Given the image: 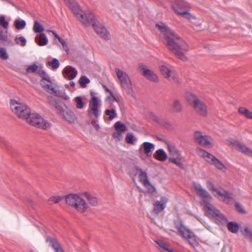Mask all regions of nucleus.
<instances>
[{"instance_id": "f257e3e1", "label": "nucleus", "mask_w": 252, "mask_h": 252, "mask_svg": "<svg viewBox=\"0 0 252 252\" xmlns=\"http://www.w3.org/2000/svg\"><path fill=\"white\" fill-rule=\"evenodd\" d=\"M156 27L163 35L167 49L181 60L187 61V58L183 53L184 51L188 50L185 41L162 22L156 24Z\"/></svg>"}, {"instance_id": "f03ea898", "label": "nucleus", "mask_w": 252, "mask_h": 252, "mask_svg": "<svg viewBox=\"0 0 252 252\" xmlns=\"http://www.w3.org/2000/svg\"><path fill=\"white\" fill-rule=\"evenodd\" d=\"M82 19L81 20V22L83 25L88 27L91 25L96 33L98 34L101 37L105 40L110 39V34L104 26L97 22L95 16L93 13L90 14L86 19L84 20L82 16Z\"/></svg>"}, {"instance_id": "7ed1b4c3", "label": "nucleus", "mask_w": 252, "mask_h": 252, "mask_svg": "<svg viewBox=\"0 0 252 252\" xmlns=\"http://www.w3.org/2000/svg\"><path fill=\"white\" fill-rule=\"evenodd\" d=\"M187 100L199 115L206 117L208 115V108L206 103L190 93L186 94Z\"/></svg>"}, {"instance_id": "20e7f679", "label": "nucleus", "mask_w": 252, "mask_h": 252, "mask_svg": "<svg viewBox=\"0 0 252 252\" xmlns=\"http://www.w3.org/2000/svg\"><path fill=\"white\" fill-rule=\"evenodd\" d=\"M10 106L12 112L20 119H25L31 112L30 108L26 104L18 102L15 100H10Z\"/></svg>"}, {"instance_id": "39448f33", "label": "nucleus", "mask_w": 252, "mask_h": 252, "mask_svg": "<svg viewBox=\"0 0 252 252\" xmlns=\"http://www.w3.org/2000/svg\"><path fill=\"white\" fill-rule=\"evenodd\" d=\"M66 203L75 207L78 211L84 212L86 211L88 205L84 200L76 194H70L65 197Z\"/></svg>"}, {"instance_id": "423d86ee", "label": "nucleus", "mask_w": 252, "mask_h": 252, "mask_svg": "<svg viewBox=\"0 0 252 252\" xmlns=\"http://www.w3.org/2000/svg\"><path fill=\"white\" fill-rule=\"evenodd\" d=\"M174 224L175 228L181 233L182 236L186 239L191 246L195 247L197 245V243L195 240L193 232L187 229L181 221H175Z\"/></svg>"}, {"instance_id": "0eeeda50", "label": "nucleus", "mask_w": 252, "mask_h": 252, "mask_svg": "<svg viewBox=\"0 0 252 252\" xmlns=\"http://www.w3.org/2000/svg\"><path fill=\"white\" fill-rule=\"evenodd\" d=\"M25 120L26 122L31 125L38 128L45 129L50 127V124L44 120L39 114L37 113H30L27 116Z\"/></svg>"}, {"instance_id": "6e6552de", "label": "nucleus", "mask_w": 252, "mask_h": 252, "mask_svg": "<svg viewBox=\"0 0 252 252\" xmlns=\"http://www.w3.org/2000/svg\"><path fill=\"white\" fill-rule=\"evenodd\" d=\"M64 1L80 22L82 19V16L83 19L85 20L88 17V15L92 13L90 11L82 12L80 7L75 0H64Z\"/></svg>"}, {"instance_id": "1a4fd4ad", "label": "nucleus", "mask_w": 252, "mask_h": 252, "mask_svg": "<svg viewBox=\"0 0 252 252\" xmlns=\"http://www.w3.org/2000/svg\"><path fill=\"white\" fill-rule=\"evenodd\" d=\"M207 187L208 189L212 192H216L217 194L220 196L223 197L222 201L229 204H231L234 201L232 197V194L226 190H223V192L220 191L219 189L215 188L214 184L211 181H208L207 183Z\"/></svg>"}, {"instance_id": "9d476101", "label": "nucleus", "mask_w": 252, "mask_h": 252, "mask_svg": "<svg viewBox=\"0 0 252 252\" xmlns=\"http://www.w3.org/2000/svg\"><path fill=\"white\" fill-rule=\"evenodd\" d=\"M194 190L196 191L197 195L199 196L204 202V207L208 208L212 205L210 201L212 199V197L210 194L204 189L202 188L199 184H194L193 185Z\"/></svg>"}, {"instance_id": "9b49d317", "label": "nucleus", "mask_w": 252, "mask_h": 252, "mask_svg": "<svg viewBox=\"0 0 252 252\" xmlns=\"http://www.w3.org/2000/svg\"><path fill=\"white\" fill-rule=\"evenodd\" d=\"M94 93L91 92L92 98L89 102V109L88 110V115L90 117L94 116L95 119L99 117V104L97 97L93 95Z\"/></svg>"}, {"instance_id": "f8f14e48", "label": "nucleus", "mask_w": 252, "mask_h": 252, "mask_svg": "<svg viewBox=\"0 0 252 252\" xmlns=\"http://www.w3.org/2000/svg\"><path fill=\"white\" fill-rule=\"evenodd\" d=\"M207 209H208L207 213L215 220L222 224H225L227 223V219L219 210L215 208L212 205L208 207Z\"/></svg>"}, {"instance_id": "ddd939ff", "label": "nucleus", "mask_w": 252, "mask_h": 252, "mask_svg": "<svg viewBox=\"0 0 252 252\" xmlns=\"http://www.w3.org/2000/svg\"><path fill=\"white\" fill-rule=\"evenodd\" d=\"M138 69L139 70L142 71L143 75L147 79L154 82H158V78L156 74L151 70L147 68L146 66L144 64L140 63L138 65Z\"/></svg>"}, {"instance_id": "4468645a", "label": "nucleus", "mask_w": 252, "mask_h": 252, "mask_svg": "<svg viewBox=\"0 0 252 252\" xmlns=\"http://www.w3.org/2000/svg\"><path fill=\"white\" fill-rule=\"evenodd\" d=\"M182 2H179L172 6L173 10L178 15L187 19H189L191 15L187 12L183 6Z\"/></svg>"}, {"instance_id": "2eb2a0df", "label": "nucleus", "mask_w": 252, "mask_h": 252, "mask_svg": "<svg viewBox=\"0 0 252 252\" xmlns=\"http://www.w3.org/2000/svg\"><path fill=\"white\" fill-rule=\"evenodd\" d=\"M205 140V144H211V141H213V139L208 135H203L202 132L196 131L194 133V140L197 144L201 143V141Z\"/></svg>"}, {"instance_id": "dca6fc26", "label": "nucleus", "mask_w": 252, "mask_h": 252, "mask_svg": "<svg viewBox=\"0 0 252 252\" xmlns=\"http://www.w3.org/2000/svg\"><path fill=\"white\" fill-rule=\"evenodd\" d=\"M77 70L71 66H66L63 70V76L69 80H73L77 75Z\"/></svg>"}, {"instance_id": "f3484780", "label": "nucleus", "mask_w": 252, "mask_h": 252, "mask_svg": "<svg viewBox=\"0 0 252 252\" xmlns=\"http://www.w3.org/2000/svg\"><path fill=\"white\" fill-rule=\"evenodd\" d=\"M167 201L168 199L166 197H162L160 201H156L154 204L153 212L157 215L161 212L165 208Z\"/></svg>"}, {"instance_id": "a211bd4d", "label": "nucleus", "mask_w": 252, "mask_h": 252, "mask_svg": "<svg viewBox=\"0 0 252 252\" xmlns=\"http://www.w3.org/2000/svg\"><path fill=\"white\" fill-rule=\"evenodd\" d=\"M136 171L139 172L138 175L139 181L141 182L145 187L150 186L153 187L152 185L150 183L148 179L147 174L146 171H143L138 166H135V167Z\"/></svg>"}, {"instance_id": "6ab92c4d", "label": "nucleus", "mask_w": 252, "mask_h": 252, "mask_svg": "<svg viewBox=\"0 0 252 252\" xmlns=\"http://www.w3.org/2000/svg\"><path fill=\"white\" fill-rule=\"evenodd\" d=\"M154 149L155 146L153 143L145 142L139 148V151H143L147 157H149L151 156Z\"/></svg>"}, {"instance_id": "aec40b11", "label": "nucleus", "mask_w": 252, "mask_h": 252, "mask_svg": "<svg viewBox=\"0 0 252 252\" xmlns=\"http://www.w3.org/2000/svg\"><path fill=\"white\" fill-rule=\"evenodd\" d=\"M46 242L49 243V246L55 250V252H64L60 242L56 238L48 236L46 238Z\"/></svg>"}, {"instance_id": "412c9836", "label": "nucleus", "mask_w": 252, "mask_h": 252, "mask_svg": "<svg viewBox=\"0 0 252 252\" xmlns=\"http://www.w3.org/2000/svg\"><path fill=\"white\" fill-rule=\"evenodd\" d=\"M65 108V111L63 115L65 119L70 123H74L76 119V117L74 112L69 109L66 105H64Z\"/></svg>"}, {"instance_id": "4be33fe9", "label": "nucleus", "mask_w": 252, "mask_h": 252, "mask_svg": "<svg viewBox=\"0 0 252 252\" xmlns=\"http://www.w3.org/2000/svg\"><path fill=\"white\" fill-rule=\"evenodd\" d=\"M46 80L45 79H42L40 81V84L42 87L47 92L50 94H53L54 95L58 96V92L55 88L52 87L50 84L46 83Z\"/></svg>"}, {"instance_id": "5701e85b", "label": "nucleus", "mask_w": 252, "mask_h": 252, "mask_svg": "<svg viewBox=\"0 0 252 252\" xmlns=\"http://www.w3.org/2000/svg\"><path fill=\"white\" fill-rule=\"evenodd\" d=\"M52 105L58 113L61 115L63 114V112L65 111L63 106L65 104L63 102L59 100L54 99L52 102Z\"/></svg>"}, {"instance_id": "b1692460", "label": "nucleus", "mask_w": 252, "mask_h": 252, "mask_svg": "<svg viewBox=\"0 0 252 252\" xmlns=\"http://www.w3.org/2000/svg\"><path fill=\"white\" fill-rule=\"evenodd\" d=\"M198 150L199 152V154L204 158H205V160L208 162L209 163L212 164L213 161H214L215 159L216 158L213 155L209 153L208 152H206V151L198 148Z\"/></svg>"}, {"instance_id": "393cba45", "label": "nucleus", "mask_w": 252, "mask_h": 252, "mask_svg": "<svg viewBox=\"0 0 252 252\" xmlns=\"http://www.w3.org/2000/svg\"><path fill=\"white\" fill-rule=\"evenodd\" d=\"M35 42L40 46L47 44L48 40L45 33H40L35 38Z\"/></svg>"}, {"instance_id": "a878e982", "label": "nucleus", "mask_w": 252, "mask_h": 252, "mask_svg": "<svg viewBox=\"0 0 252 252\" xmlns=\"http://www.w3.org/2000/svg\"><path fill=\"white\" fill-rule=\"evenodd\" d=\"M7 30H3L0 27V42L6 43L7 45L12 46V41L9 40L7 34Z\"/></svg>"}, {"instance_id": "bb28decb", "label": "nucleus", "mask_w": 252, "mask_h": 252, "mask_svg": "<svg viewBox=\"0 0 252 252\" xmlns=\"http://www.w3.org/2000/svg\"><path fill=\"white\" fill-rule=\"evenodd\" d=\"M236 146V149L239 152H241L247 156H252V150L247 147L245 145L239 142H237Z\"/></svg>"}, {"instance_id": "cd10ccee", "label": "nucleus", "mask_w": 252, "mask_h": 252, "mask_svg": "<svg viewBox=\"0 0 252 252\" xmlns=\"http://www.w3.org/2000/svg\"><path fill=\"white\" fill-rule=\"evenodd\" d=\"M154 157L158 160L164 161L167 158V155L162 149L158 150L154 155Z\"/></svg>"}, {"instance_id": "c85d7f7f", "label": "nucleus", "mask_w": 252, "mask_h": 252, "mask_svg": "<svg viewBox=\"0 0 252 252\" xmlns=\"http://www.w3.org/2000/svg\"><path fill=\"white\" fill-rule=\"evenodd\" d=\"M121 85L122 87L128 92L132 90V84L129 77L121 81Z\"/></svg>"}, {"instance_id": "c756f323", "label": "nucleus", "mask_w": 252, "mask_h": 252, "mask_svg": "<svg viewBox=\"0 0 252 252\" xmlns=\"http://www.w3.org/2000/svg\"><path fill=\"white\" fill-rule=\"evenodd\" d=\"M156 243L160 248L162 249V252H175L173 249L170 248L169 245L164 242L156 241Z\"/></svg>"}, {"instance_id": "7c9ffc66", "label": "nucleus", "mask_w": 252, "mask_h": 252, "mask_svg": "<svg viewBox=\"0 0 252 252\" xmlns=\"http://www.w3.org/2000/svg\"><path fill=\"white\" fill-rule=\"evenodd\" d=\"M83 195L87 198L89 203L92 206H96L98 203L97 199L94 196H93L91 194L87 192H85L83 193Z\"/></svg>"}, {"instance_id": "2f4dec72", "label": "nucleus", "mask_w": 252, "mask_h": 252, "mask_svg": "<svg viewBox=\"0 0 252 252\" xmlns=\"http://www.w3.org/2000/svg\"><path fill=\"white\" fill-rule=\"evenodd\" d=\"M227 227L228 230L233 233H237L239 228V224L235 221L229 222Z\"/></svg>"}, {"instance_id": "473e14b6", "label": "nucleus", "mask_w": 252, "mask_h": 252, "mask_svg": "<svg viewBox=\"0 0 252 252\" xmlns=\"http://www.w3.org/2000/svg\"><path fill=\"white\" fill-rule=\"evenodd\" d=\"M172 107V111L174 113H180L183 110L181 103L179 100L177 99H175L173 101Z\"/></svg>"}, {"instance_id": "72a5a7b5", "label": "nucleus", "mask_w": 252, "mask_h": 252, "mask_svg": "<svg viewBox=\"0 0 252 252\" xmlns=\"http://www.w3.org/2000/svg\"><path fill=\"white\" fill-rule=\"evenodd\" d=\"M238 112L247 119H252V111H250L248 109L242 107L239 108Z\"/></svg>"}, {"instance_id": "f704fd0d", "label": "nucleus", "mask_w": 252, "mask_h": 252, "mask_svg": "<svg viewBox=\"0 0 252 252\" xmlns=\"http://www.w3.org/2000/svg\"><path fill=\"white\" fill-rule=\"evenodd\" d=\"M115 130L118 133H123L127 130V127L125 124L121 123L120 122H116L114 125Z\"/></svg>"}, {"instance_id": "c9c22d12", "label": "nucleus", "mask_w": 252, "mask_h": 252, "mask_svg": "<svg viewBox=\"0 0 252 252\" xmlns=\"http://www.w3.org/2000/svg\"><path fill=\"white\" fill-rule=\"evenodd\" d=\"M115 72L120 82L129 77L126 72L121 70L119 68H116Z\"/></svg>"}, {"instance_id": "e433bc0d", "label": "nucleus", "mask_w": 252, "mask_h": 252, "mask_svg": "<svg viewBox=\"0 0 252 252\" xmlns=\"http://www.w3.org/2000/svg\"><path fill=\"white\" fill-rule=\"evenodd\" d=\"M26 25V22L23 20L16 19L14 21V27L17 30L23 29Z\"/></svg>"}, {"instance_id": "4c0bfd02", "label": "nucleus", "mask_w": 252, "mask_h": 252, "mask_svg": "<svg viewBox=\"0 0 252 252\" xmlns=\"http://www.w3.org/2000/svg\"><path fill=\"white\" fill-rule=\"evenodd\" d=\"M159 69L160 72L165 78H168L170 77L171 71L167 66L161 65L159 67Z\"/></svg>"}, {"instance_id": "58836bf2", "label": "nucleus", "mask_w": 252, "mask_h": 252, "mask_svg": "<svg viewBox=\"0 0 252 252\" xmlns=\"http://www.w3.org/2000/svg\"><path fill=\"white\" fill-rule=\"evenodd\" d=\"M36 73H37L42 78V79H45L46 81L50 84L52 83L50 80V77L44 70L39 69L37 70Z\"/></svg>"}, {"instance_id": "ea45409f", "label": "nucleus", "mask_w": 252, "mask_h": 252, "mask_svg": "<svg viewBox=\"0 0 252 252\" xmlns=\"http://www.w3.org/2000/svg\"><path fill=\"white\" fill-rule=\"evenodd\" d=\"M44 30V27L38 21H34L33 30L35 33H41Z\"/></svg>"}, {"instance_id": "a19ab883", "label": "nucleus", "mask_w": 252, "mask_h": 252, "mask_svg": "<svg viewBox=\"0 0 252 252\" xmlns=\"http://www.w3.org/2000/svg\"><path fill=\"white\" fill-rule=\"evenodd\" d=\"M245 237L250 241H252V229L247 227H245L243 231H241Z\"/></svg>"}, {"instance_id": "79ce46f5", "label": "nucleus", "mask_w": 252, "mask_h": 252, "mask_svg": "<svg viewBox=\"0 0 252 252\" xmlns=\"http://www.w3.org/2000/svg\"><path fill=\"white\" fill-rule=\"evenodd\" d=\"M169 161L176 164L177 166H178L181 169H183L184 168V165L183 163L181 161L180 159L174 158H169Z\"/></svg>"}, {"instance_id": "37998d69", "label": "nucleus", "mask_w": 252, "mask_h": 252, "mask_svg": "<svg viewBox=\"0 0 252 252\" xmlns=\"http://www.w3.org/2000/svg\"><path fill=\"white\" fill-rule=\"evenodd\" d=\"M81 87L83 88L86 87V84L90 82V79L86 76H82L79 81Z\"/></svg>"}, {"instance_id": "c03bdc74", "label": "nucleus", "mask_w": 252, "mask_h": 252, "mask_svg": "<svg viewBox=\"0 0 252 252\" xmlns=\"http://www.w3.org/2000/svg\"><path fill=\"white\" fill-rule=\"evenodd\" d=\"M76 103V107L78 109H82L84 106V103L83 101L82 98L81 96H76L74 98Z\"/></svg>"}, {"instance_id": "a18cd8bd", "label": "nucleus", "mask_w": 252, "mask_h": 252, "mask_svg": "<svg viewBox=\"0 0 252 252\" xmlns=\"http://www.w3.org/2000/svg\"><path fill=\"white\" fill-rule=\"evenodd\" d=\"M105 114L109 116V119L110 120H112L116 116V113L114 109H106L105 111Z\"/></svg>"}, {"instance_id": "49530a36", "label": "nucleus", "mask_w": 252, "mask_h": 252, "mask_svg": "<svg viewBox=\"0 0 252 252\" xmlns=\"http://www.w3.org/2000/svg\"><path fill=\"white\" fill-rule=\"evenodd\" d=\"M47 64L52 66L53 69H57L60 66V63L57 59H53L52 61L48 62Z\"/></svg>"}, {"instance_id": "de8ad7c7", "label": "nucleus", "mask_w": 252, "mask_h": 252, "mask_svg": "<svg viewBox=\"0 0 252 252\" xmlns=\"http://www.w3.org/2000/svg\"><path fill=\"white\" fill-rule=\"evenodd\" d=\"M150 118L154 121L156 123L158 124L161 125L162 124V120L159 117H158L156 115L152 112L149 113Z\"/></svg>"}, {"instance_id": "09e8293b", "label": "nucleus", "mask_w": 252, "mask_h": 252, "mask_svg": "<svg viewBox=\"0 0 252 252\" xmlns=\"http://www.w3.org/2000/svg\"><path fill=\"white\" fill-rule=\"evenodd\" d=\"M212 164H214L216 167V168L220 170H223V169H225V167L224 164L217 158L215 159V160L212 163Z\"/></svg>"}, {"instance_id": "8fccbe9b", "label": "nucleus", "mask_w": 252, "mask_h": 252, "mask_svg": "<svg viewBox=\"0 0 252 252\" xmlns=\"http://www.w3.org/2000/svg\"><path fill=\"white\" fill-rule=\"evenodd\" d=\"M14 41L17 44H18L20 42V45L23 47L25 46L27 43V40L26 38L23 36H20L19 38L15 37L14 39Z\"/></svg>"}, {"instance_id": "3c124183", "label": "nucleus", "mask_w": 252, "mask_h": 252, "mask_svg": "<svg viewBox=\"0 0 252 252\" xmlns=\"http://www.w3.org/2000/svg\"><path fill=\"white\" fill-rule=\"evenodd\" d=\"M126 140L128 144H132L136 140V138L132 133H128L126 137Z\"/></svg>"}, {"instance_id": "603ef678", "label": "nucleus", "mask_w": 252, "mask_h": 252, "mask_svg": "<svg viewBox=\"0 0 252 252\" xmlns=\"http://www.w3.org/2000/svg\"><path fill=\"white\" fill-rule=\"evenodd\" d=\"M0 58L4 60L8 59V55L5 48L3 47L0 48Z\"/></svg>"}, {"instance_id": "864d4df0", "label": "nucleus", "mask_w": 252, "mask_h": 252, "mask_svg": "<svg viewBox=\"0 0 252 252\" xmlns=\"http://www.w3.org/2000/svg\"><path fill=\"white\" fill-rule=\"evenodd\" d=\"M38 66L35 64H33L29 66L27 69L26 71L28 73H35L37 71Z\"/></svg>"}, {"instance_id": "5fc2aeb1", "label": "nucleus", "mask_w": 252, "mask_h": 252, "mask_svg": "<svg viewBox=\"0 0 252 252\" xmlns=\"http://www.w3.org/2000/svg\"><path fill=\"white\" fill-rule=\"evenodd\" d=\"M8 22L5 20V17L3 16L0 17V25L3 29L7 30L8 27Z\"/></svg>"}, {"instance_id": "6e6d98bb", "label": "nucleus", "mask_w": 252, "mask_h": 252, "mask_svg": "<svg viewBox=\"0 0 252 252\" xmlns=\"http://www.w3.org/2000/svg\"><path fill=\"white\" fill-rule=\"evenodd\" d=\"M235 207L237 211L241 214H246V211L243 208V207L238 203L236 202L235 203Z\"/></svg>"}, {"instance_id": "4d7b16f0", "label": "nucleus", "mask_w": 252, "mask_h": 252, "mask_svg": "<svg viewBox=\"0 0 252 252\" xmlns=\"http://www.w3.org/2000/svg\"><path fill=\"white\" fill-rule=\"evenodd\" d=\"M168 150L169 152L174 156H179L178 151L173 146H168Z\"/></svg>"}, {"instance_id": "13d9d810", "label": "nucleus", "mask_w": 252, "mask_h": 252, "mask_svg": "<svg viewBox=\"0 0 252 252\" xmlns=\"http://www.w3.org/2000/svg\"><path fill=\"white\" fill-rule=\"evenodd\" d=\"M59 41L61 43V44L63 46V49L66 51V52H68L69 51V48L65 42V41L63 39V38H60L59 39Z\"/></svg>"}, {"instance_id": "bf43d9fd", "label": "nucleus", "mask_w": 252, "mask_h": 252, "mask_svg": "<svg viewBox=\"0 0 252 252\" xmlns=\"http://www.w3.org/2000/svg\"><path fill=\"white\" fill-rule=\"evenodd\" d=\"M161 125H162L164 127H165L167 129H173L172 125L168 122H163L162 121V124H161Z\"/></svg>"}, {"instance_id": "052dcab7", "label": "nucleus", "mask_w": 252, "mask_h": 252, "mask_svg": "<svg viewBox=\"0 0 252 252\" xmlns=\"http://www.w3.org/2000/svg\"><path fill=\"white\" fill-rule=\"evenodd\" d=\"M205 140H202L201 141V143L198 144L199 145L203 146L204 147H212L213 146V144H212L213 141H211V144H205Z\"/></svg>"}, {"instance_id": "680f3d73", "label": "nucleus", "mask_w": 252, "mask_h": 252, "mask_svg": "<svg viewBox=\"0 0 252 252\" xmlns=\"http://www.w3.org/2000/svg\"><path fill=\"white\" fill-rule=\"evenodd\" d=\"M91 124L94 127L96 130H98L100 128L99 125L96 124V121L94 120H93L91 121Z\"/></svg>"}, {"instance_id": "e2e57ef3", "label": "nucleus", "mask_w": 252, "mask_h": 252, "mask_svg": "<svg viewBox=\"0 0 252 252\" xmlns=\"http://www.w3.org/2000/svg\"><path fill=\"white\" fill-rule=\"evenodd\" d=\"M63 199V196H54V203H57Z\"/></svg>"}, {"instance_id": "0e129e2a", "label": "nucleus", "mask_w": 252, "mask_h": 252, "mask_svg": "<svg viewBox=\"0 0 252 252\" xmlns=\"http://www.w3.org/2000/svg\"><path fill=\"white\" fill-rule=\"evenodd\" d=\"M47 32H51L53 35H54L55 37L59 40V39L62 38L55 31H51V30H47Z\"/></svg>"}, {"instance_id": "69168bd1", "label": "nucleus", "mask_w": 252, "mask_h": 252, "mask_svg": "<svg viewBox=\"0 0 252 252\" xmlns=\"http://www.w3.org/2000/svg\"><path fill=\"white\" fill-rule=\"evenodd\" d=\"M104 88L105 89V91L110 94V95H111L110 97L114 95L113 93L111 90H109L105 86H104Z\"/></svg>"}, {"instance_id": "338daca9", "label": "nucleus", "mask_w": 252, "mask_h": 252, "mask_svg": "<svg viewBox=\"0 0 252 252\" xmlns=\"http://www.w3.org/2000/svg\"><path fill=\"white\" fill-rule=\"evenodd\" d=\"M111 98H112L113 100H115V101H116L117 102H120L119 99L118 98H116L115 97V96L114 95V94L113 95H112L111 97H110V96L108 97V99H110Z\"/></svg>"}, {"instance_id": "774afa93", "label": "nucleus", "mask_w": 252, "mask_h": 252, "mask_svg": "<svg viewBox=\"0 0 252 252\" xmlns=\"http://www.w3.org/2000/svg\"><path fill=\"white\" fill-rule=\"evenodd\" d=\"M48 202L49 204H52L54 203V196L51 197L48 200Z\"/></svg>"}]
</instances>
